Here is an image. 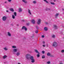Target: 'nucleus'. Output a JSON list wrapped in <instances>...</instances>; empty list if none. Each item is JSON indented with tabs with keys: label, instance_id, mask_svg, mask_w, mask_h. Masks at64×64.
<instances>
[{
	"label": "nucleus",
	"instance_id": "7ed1b4c3",
	"mask_svg": "<svg viewBox=\"0 0 64 64\" xmlns=\"http://www.w3.org/2000/svg\"><path fill=\"white\" fill-rule=\"evenodd\" d=\"M52 46H53V47H57V43H56V42H54L53 43Z\"/></svg>",
	"mask_w": 64,
	"mask_h": 64
},
{
	"label": "nucleus",
	"instance_id": "2eb2a0df",
	"mask_svg": "<svg viewBox=\"0 0 64 64\" xmlns=\"http://www.w3.org/2000/svg\"><path fill=\"white\" fill-rule=\"evenodd\" d=\"M7 56L5 55L2 57V58L3 59H5V58H7Z\"/></svg>",
	"mask_w": 64,
	"mask_h": 64
},
{
	"label": "nucleus",
	"instance_id": "ea45409f",
	"mask_svg": "<svg viewBox=\"0 0 64 64\" xmlns=\"http://www.w3.org/2000/svg\"><path fill=\"white\" fill-rule=\"evenodd\" d=\"M35 32H38V30H36V31Z\"/></svg>",
	"mask_w": 64,
	"mask_h": 64
},
{
	"label": "nucleus",
	"instance_id": "f3484780",
	"mask_svg": "<svg viewBox=\"0 0 64 64\" xmlns=\"http://www.w3.org/2000/svg\"><path fill=\"white\" fill-rule=\"evenodd\" d=\"M12 48H17V47L15 46H12Z\"/></svg>",
	"mask_w": 64,
	"mask_h": 64
},
{
	"label": "nucleus",
	"instance_id": "f03ea898",
	"mask_svg": "<svg viewBox=\"0 0 64 64\" xmlns=\"http://www.w3.org/2000/svg\"><path fill=\"white\" fill-rule=\"evenodd\" d=\"M35 52L38 54L37 55V57L38 58H39L40 57V53L37 50H35Z\"/></svg>",
	"mask_w": 64,
	"mask_h": 64
},
{
	"label": "nucleus",
	"instance_id": "09e8293b",
	"mask_svg": "<svg viewBox=\"0 0 64 64\" xmlns=\"http://www.w3.org/2000/svg\"><path fill=\"white\" fill-rule=\"evenodd\" d=\"M44 0V1L45 2L46 1V0Z\"/></svg>",
	"mask_w": 64,
	"mask_h": 64
},
{
	"label": "nucleus",
	"instance_id": "a18cd8bd",
	"mask_svg": "<svg viewBox=\"0 0 64 64\" xmlns=\"http://www.w3.org/2000/svg\"><path fill=\"white\" fill-rule=\"evenodd\" d=\"M17 26H19V24H17Z\"/></svg>",
	"mask_w": 64,
	"mask_h": 64
},
{
	"label": "nucleus",
	"instance_id": "393cba45",
	"mask_svg": "<svg viewBox=\"0 0 64 64\" xmlns=\"http://www.w3.org/2000/svg\"><path fill=\"white\" fill-rule=\"evenodd\" d=\"M46 63L48 64H50L51 63V62L50 61L48 62H47Z\"/></svg>",
	"mask_w": 64,
	"mask_h": 64
},
{
	"label": "nucleus",
	"instance_id": "39448f33",
	"mask_svg": "<svg viewBox=\"0 0 64 64\" xmlns=\"http://www.w3.org/2000/svg\"><path fill=\"white\" fill-rule=\"evenodd\" d=\"M7 19V17L6 16H4L3 17L2 19L3 21H6Z\"/></svg>",
	"mask_w": 64,
	"mask_h": 64
},
{
	"label": "nucleus",
	"instance_id": "c03bdc74",
	"mask_svg": "<svg viewBox=\"0 0 64 64\" xmlns=\"http://www.w3.org/2000/svg\"><path fill=\"white\" fill-rule=\"evenodd\" d=\"M54 2H56V0H54Z\"/></svg>",
	"mask_w": 64,
	"mask_h": 64
},
{
	"label": "nucleus",
	"instance_id": "3c124183",
	"mask_svg": "<svg viewBox=\"0 0 64 64\" xmlns=\"http://www.w3.org/2000/svg\"><path fill=\"white\" fill-rule=\"evenodd\" d=\"M22 21L24 22V20H22Z\"/></svg>",
	"mask_w": 64,
	"mask_h": 64
},
{
	"label": "nucleus",
	"instance_id": "cd10ccee",
	"mask_svg": "<svg viewBox=\"0 0 64 64\" xmlns=\"http://www.w3.org/2000/svg\"><path fill=\"white\" fill-rule=\"evenodd\" d=\"M50 3L52 5H55V3L54 2H51Z\"/></svg>",
	"mask_w": 64,
	"mask_h": 64
},
{
	"label": "nucleus",
	"instance_id": "ddd939ff",
	"mask_svg": "<svg viewBox=\"0 0 64 64\" xmlns=\"http://www.w3.org/2000/svg\"><path fill=\"white\" fill-rule=\"evenodd\" d=\"M8 36H10V37L11 36V34L9 32H8Z\"/></svg>",
	"mask_w": 64,
	"mask_h": 64
},
{
	"label": "nucleus",
	"instance_id": "58836bf2",
	"mask_svg": "<svg viewBox=\"0 0 64 64\" xmlns=\"http://www.w3.org/2000/svg\"><path fill=\"white\" fill-rule=\"evenodd\" d=\"M45 2H46V3H48H48H49L46 0V1H45Z\"/></svg>",
	"mask_w": 64,
	"mask_h": 64
},
{
	"label": "nucleus",
	"instance_id": "a19ab883",
	"mask_svg": "<svg viewBox=\"0 0 64 64\" xmlns=\"http://www.w3.org/2000/svg\"><path fill=\"white\" fill-rule=\"evenodd\" d=\"M8 1L9 2H11V1H12V0H8Z\"/></svg>",
	"mask_w": 64,
	"mask_h": 64
},
{
	"label": "nucleus",
	"instance_id": "37998d69",
	"mask_svg": "<svg viewBox=\"0 0 64 64\" xmlns=\"http://www.w3.org/2000/svg\"><path fill=\"white\" fill-rule=\"evenodd\" d=\"M32 36H31V37H34V35H33Z\"/></svg>",
	"mask_w": 64,
	"mask_h": 64
},
{
	"label": "nucleus",
	"instance_id": "8fccbe9b",
	"mask_svg": "<svg viewBox=\"0 0 64 64\" xmlns=\"http://www.w3.org/2000/svg\"><path fill=\"white\" fill-rule=\"evenodd\" d=\"M18 64H20V63H18Z\"/></svg>",
	"mask_w": 64,
	"mask_h": 64
},
{
	"label": "nucleus",
	"instance_id": "f257e3e1",
	"mask_svg": "<svg viewBox=\"0 0 64 64\" xmlns=\"http://www.w3.org/2000/svg\"><path fill=\"white\" fill-rule=\"evenodd\" d=\"M26 57L27 59L29 60L30 59L31 60V62L32 63H34L35 62V60L33 56H31L30 57V54H27L26 56Z\"/></svg>",
	"mask_w": 64,
	"mask_h": 64
},
{
	"label": "nucleus",
	"instance_id": "c85d7f7f",
	"mask_svg": "<svg viewBox=\"0 0 64 64\" xmlns=\"http://www.w3.org/2000/svg\"><path fill=\"white\" fill-rule=\"evenodd\" d=\"M33 3L34 4H36V2L35 1H34L33 2Z\"/></svg>",
	"mask_w": 64,
	"mask_h": 64
},
{
	"label": "nucleus",
	"instance_id": "7c9ffc66",
	"mask_svg": "<svg viewBox=\"0 0 64 64\" xmlns=\"http://www.w3.org/2000/svg\"><path fill=\"white\" fill-rule=\"evenodd\" d=\"M62 53H64V50H62L61 51Z\"/></svg>",
	"mask_w": 64,
	"mask_h": 64
},
{
	"label": "nucleus",
	"instance_id": "aec40b11",
	"mask_svg": "<svg viewBox=\"0 0 64 64\" xmlns=\"http://www.w3.org/2000/svg\"><path fill=\"white\" fill-rule=\"evenodd\" d=\"M44 30L45 31H47V30H48V29L46 27H45L44 28Z\"/></svg>",
	"mask_w": 64,
	"mask_h": 64
},
{
	"label": "nucleus",
	"instance_id": "9b49d317",
	"mask_svg": "<svg viewBox=\"0 0 64 64\" xmlns=\"http://www.w3.org/2000/svg\"><path fill=\"white\" fill-rule=\"evenodd\" d=\"M28 13L30 14V15H32V14L31 13V11H30V10H28Z\"/></svg>",
	"mask_w": 64,
	"mask_h": 64
},
{
	"label": "nucleus",
	"instance_id": "6ab92c4d",
	"mask_svg": "<svg viewBox=\"0 0 64 64\" xmlns=\"http://www.w3.org/2000/svg\"><path fill=\"white\" fill-rule=\"evenodd\" d=\"M52 38H55V36L54 34H53L52 36Z\"/></svg>",
	"mask_w": 64,
	"mask_h": 64
},
{
	"label": "nucleus",
	"instance_id": "e433bc0d",
	"mask_svg": "<svg viewBox=\"0 0 64 64\" xmlns=\"http://www.w3.org/2000/svg\"><path fill=\"white\" fill-rule=\"evenodd\" d=\"M44 37H45V36L44 35H42V38H44Z\"/></svg>",
	"mask_w": 64,
	"mask_h": 64
},
{
	"label": "nucleus",
	"instance_id": "f8f14e48",
	"mask_svg": "<svg viewBox=\"0 0 64 64\" xmlns=\"http://www.w3.org/2000/svg\"><path fill=\"white\" fill-rule=\"evenodd\" d=\"M32 24H34V23H35V21L33 19L32 20Z\"/></svg>",
	"mask_w": 64,
	"mask_h": 64
},
{
	"label": "nucleus",
	"instance_id": "0eeeda50",
	"mask_svg": "<svg viewBox=\"0 0 64 64\" xmlns=\"http://www.w3.org/2000/svg\"><path fill=\"white\" fill-rule=\"evenodd\" d=\"M18 50V48H15L13 50V51L14 52H16Z\"/></svg>",
	"mask_w": 64,
	"mask_h": 64
},
{
	"label": "nucleus",
	"instance_id": "603ef678",
	"mask_svg": "<svg viewBox=\"0 0 64 64\" xmlns=\"http://www.w3.org/2000/svg\"><path fill=\"white\" fill-rule=\"evenodd\" d=\"M36 33H38V32H36Z\"/></svg>",
	"mask_w": 64,
	"mask_h": 64
},
{
	"label": "nucleus",
	"instance_id": "4c0bfd02",
	"mask_svg": "<svg viewBox=\"0 0 64 64\" xmlns=\"http://www.w3.org/2000/svg\"><path fill=\"white\" fill-rule=\"evenodd\" d=\"M42 43L43 44H45V42L44 41L42 42Z\"/></svg>",
	"mask_w": 64,
	"mask_h": 64
},
{
	"label": "nucleus",
	"instance_id": "79ce46f5",
	"mask_svg": "<svg viewBox=\"0 0 64 64\" xmlns=\"http://www.w3.org/2000/svg\"><path fill=\"white\" fill-rule=\"evenodd\" d=\"M6 12L8 13V12H9V11H8V10H6Z\"/></svg>",
	"mask_w": 64,
	"mask_h": 64
},
{
	"label": "nucleus",
	"instance_id": "423d86ee",
	"mask_svg": "<svg viewBox=\"0 0 64 64\" xmlns=\"http://www.w3.org/2000/svg\"><path fill=\"white\" fill-rule=\"evenodd\" d=\"M54 28L55 30H56L58 29L57 28V26H56V25H54Z\"/></svg>",
	"mask_w": 64,
	"mask_h": 64
},
{
	"label": "nucleus",
	"instance_id": "6e6552de",
	"mask_svg": "<svg viewBox=\"0 0 64 64\" xmlns=\"http://www.w3.org/2000/svg\"><path fill=\"white\" fill-rule=\"evenodd\" d=\"M22 12V8H19L18 12Z\"/></svg>",
	"mask_w": 64,
	"mask_h": 64
},
{
	"label": "nucleus",
	"instance_id": "5701e85b",
	"mask_svg": "<svg viewBox=\"0 0 64 64\" xmlns=\"http://www.w3.org/2000/svg\"><path fill=\"white\" fill-rule=\"evenodd\" d=\"M50 52H48L47 54V55L48 56H50Z\"/></svg>",
	"mask_w": 64,
	"mask_h": 64
},
{
	"label": "nucleus",
	"instance_id": "2f4dec72",
	"mask_svg": "<svg viewBox=\"0 0 64 64\" xmlns=\"http://www.w3.org/2000/svg\"><path fill=\"white\" fill-rule=\"evenodd\" d=\"M45 51H43L42 52V53L43 54H44L45 53Z\"/></svg>",
	"mask_w": 64,
	"mask_h": 64
},
{
	"label": "nucleus",
	"instance_id": "4be33fe9",
	"mask_svg": "<svg viewBox=\"0 0 64 64\" xmlns=\"http://www.w3.org/2000/svg\"><path fill=\"white\" fill-rule=\"evenodd\" d=\"M14 16H17V13L16 12H14Z\"/></svg>",
	"mask_w": 64,
	"mask_h": 64
},
{
	"label": "nucleus",
	"instance_id": "9d476101",
	"mask_svg": "<svg viewBox=\"0 0 64 64\" xmlns=\"http://www.w3.org/2000/svg\"><path fill=\"white\" fill-rule=\"evenodd\" d=\"M22 1L23 2H24V3L26 4L27 3V2L26 0H22Z\"/></svg>",
	"mask_w": 64,
	"mask_h": 64
},
{
	"label": "nucleus",
	"instance_id": "49530a36",
	"mask_svg": "<svg viewBox=\"0 0 64 64\" xmlns=\"http://www.w3.org/2000/svg\"><path fill=\"white\" fill-rule=\"evenodd\" d=\"M4 3H7V2H5Z\"/></svg>",
	"mask_w": 64,
	"mask_h": 64
},
{
	"label": "nucleus",
	"instance_id": "bb28decb",
	"mask_svg": "<svg viewBox=\"0 0 64 64\" xmlns=\"http://www.w3.org/2000/svg\"><path fill=\"white\" fill-rule=\"evenodd\" d=\"M36 29L37 30H38L39 29V28H38V26H37L36 25Z\"/></svg>",
	"mask_w": 64,
	"mask_h": 64
},
{
	"label": "nucleus",
	"instance_id": "dca6fc26",
	"mask_svg": "<svg viewBox=\"0 0 64 64\" xmlns=\"http://www.w3.org/2000/svg\"><path fill=\"white\" fill-rule=\"evenodd\" d=\"M3 49L5 50H8V49L7 48V47H5Z\"/></svg>",
	"mask_w": 64,
	"mask_h": 64
},
{
	"label": "nucleus",
	"instance_id": "412c9836",
	"mask_svg": "<svg viewBox=\"0 0 64 64\" xmlns=\"http://www.w3.org/2000/svg\"><path fill=\"white\" fill-rule=\"evenodd\" d=\"M45 58V56L42 55V59H44Z\"/></svg>",
	"mask_w": 64,
	"mask_h": 64
},
{
	"label": "nucleus",
	"instance_id": "1a4fd4ad",
	"mask_svg": "<svg viewBox=\"0 0 64 64\" xmlns=\"http://www.w3.org/2000/svg\"><path fill=\"white\" fill-rule=\"evenodd\" d=\"M59 14L57 13V14H56V15H55V18H57V17H58V16H59Z\"/></svg>",
	"mask_w": 64,
	"mask_h": 64
},
{
	"label": "nucleus",
	"instance_id": "72a5a7b5",
	"mask_svg": "<svg viewBox=\"0 0 64 64\" xmlns=\"http://www.w3.org/2000/svg\"><path fill=\"white\" fill-rule=\"evenodd\" d=\"M46 10H50V8H47L46 9Z\"/></svg>",
	"mask_w": 64,
	"mask_h": 64
},
{
	"label": "nucleus",
	"instance_id": "a878e982",
	"mask_svg": "<svg viewBox=\"0 0 64 64\" xmlns=\"http://www.w3.org/2000/svg\"><path fill=\"white\" fill-rule=\"evenodd\" d=\"M26 27L25 26H23L22 27V29H23V30L24 29H25V28Z\"/></svg>",
	"mask_w": 64,
	"mask_h": 64
},
{
	"label": "nucleus",
	"instance_id": "a211bd4d",
	"mask_svg": "<svg viewBox=\"0 0 64 64\" xmlns=\"http://www.w3.org/2000/svg\"><path fill=\"white\" fill-rule=\"evenodd\" d=\"M10 10L11 11H12V12H14V9L13 8H10Z\"/></svg>",
	"mask_w": 64,
	"mask_h": 64
},
{
	"label": "nucleus",
	"instance_id": "4468645a",
	"mask_svg": "<svg viewBox=\"0 0 64 64\" xmlns=\"http://www.w3.org/2000/svg\"><path fill=\"white\" fill-rule=\"evenodd\" d=\"M20 53L19 52H18L16 55H17V56H19V55H20Z\"/></svg>",
	"mask_w": 64,
	"mask_h": 64
},
{
	"label": "nucleus",
	"instance_id": "20e7f679",
	"mask_svg": "<svg viewBox=\"0 0 64 64\" xmlns=\"http://www.w3.org/2000/svg\"><path fill=\"white\" fill-rule=\"evenodd\" d=\"M41 20L40 19H38V21L36 22V24H37L38 25L40 24L41 23Z\"/></svg>",
	"mask_w": 64,
	"mask_h": 64
},
{
	"label": "nucleus",
	"instance_id": "5fc2aeb1",
	"mask_svg": "<svg viewBox=\"0 0 64 64\" xmlns=\"http://www.w3.org/2000/svg\"><path fill=\"white\" fill-rule=\"evenodd\" d=\"M61 33H62V32H61Z\"/></svg>",
	"mask_w": 64,
	"mask_h": 64
},
{
	"label": "nucleus",
	"instance_id": "864d4df0",
	"mask_svg": "<svg viewBox=\"0 0 64 64\" xmlns=\"http://www.w3.org/2000/svg\"><path fill=\"white\" fill-rule=\"evenodd\" d=\"M62 27H63L64 28V26H62Z\"/></svg>",
	"mask_w": 64,
	"mask_h": 64
},
{
	"label": "nucleus",
	"instance_id": "f704fd0d",
	"mask_svg": "<svg viewBox=\"0 0 64 64\" xmlns=\"http://www.w3.org/2000/svg\"><path fill=\"white\" fill-rule=\"evenodd\" d=\"M42 46H43V47H46V46L45 44L43 45Z\"/></svg>",
	"mask_w": 64,
	"mask_h": 64
},
{
	"label": "nucleus",
	"instance_id": "c9c22d12",
	"mask_svg": "<svg viewBox=\"0 0 64 64\" xmlns=\"http://www.w3.org/2000/svg\"><path fill=\"white\" fill-rule=\"evenodd\" d=\"M46 25H48V24H49V23H48V22H46Z\"/></svg>",
	"mask_w": 64,
	"mask_h": 64
},
{
	"label": "nucleus",
	"instance_id": "de8ad7c7",
	"mask_svg": "<svg viewBox=\"0 0 64 64\" xmlns=\"http://www.w3.org/2000/svg\"><path fill=\"white\" fill-rule=\"evenodd\" d=\"M64 8H63V9H62V10H63V11H64Z\"/></svg>",
	"mask_w": 64,
	"mask_h": 64
},
{
	"label": "nucleus",
	"instance_id": "473e14b6",
	"mask_svg": "<svg viewBox=\"0 0 64 64\" xmlns=\"http://www.w3.org/2000/svg\"><path fill=\"white\" fill-rule=\"evenodd\" d=\"M26 25L28 26V25H29V23H27L26 24Z\"/></svg>",
	"mask_w": 64,
	"mask_h": 64
},
{
	"label": "nucleus",
	"instance_id": "b1692460",
	"mask_svg": "<svg viewBox=\"0 0 64 64\" xmlns=\"http://www.w3.org/2000/svg\"><path fill=\"white\" fill-rule=\"evenodd\" d=\"M12 18L13 19H15V17L14 15L13 14L12 15Z\"/></svg>",
	"mask_w": 64,
	"mask_h": 64
},
{
	"label": "nucleus",
	"instance_id": "c756f323",
	"mask_svg": "<svg viewBox=\"0 0 64 64\" xmlns=\"http://www.w3.org/2000/svg\"><path fill=\"white\" fill-rule=\"evenodd\" d=\"M24 30L25 31H27V28H26V27L25 28Z\"/></svg>",
	"mask_w": 64,
	"mask_h": 64
}]
</instances>
